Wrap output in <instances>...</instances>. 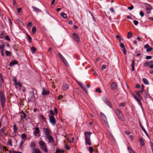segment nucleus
<instances>
[{"label":"nucleus","mask_w":153,"mask_h":153,"mask_svg":"<svg viewBox=\"0 0 153 153\" xmlns=\"http://www.w3.org/2000/svg\"><path fill=\"white\" fill-rule=\"evenodd\" d=\"M5 36V34L4 32H1L0 35V38L3 39Z\"/></svg>","instance_id":"obj_31"},{"label":"nucleus","mask_w":153,"mask_h":153,"mask_svg":"<svg viewBox=\"0 0 153 153\" xmlns=\"http://www.w3.org/2000/svg\"><path fill=\"white\" fill-rule=\"evenodd\" d=\"M36 28L35 26H33L32 27V32L33 34H34L36 33Z\"/></svg>","instance_id":"obj_27"},{"label":"nucleus","mask_w":153,"mask_h":153,"mask_svg":"<svg viewBox=\"0 0 153 153\" xmlns=\"http://www.w3.org/2000/svg\"><path fill=\"white\" fill-rule=\"evenodd\" d=\"M74 39L75 41L78 42H79V35L75 33L73 34Z\"/></svg>","instance_id":"obj_8"},{"label":"nucleus","mask_w":153,"mask_h":153,"mask_svg":"<svg viewBox=\"0 0 153 153\" xmlns=\"http://www.w3.org/2000/svg\"><path fill=\"white\" fill-rule=\"evenodd\" d=\"M115 112L119 118L121 120L123 119V116L121 113V111L119 109H116L115 110Z\"/></svg>","instance_id":"obj_5"},{"label":"nucleus","mask_w":153,"mask_h":153,"mask_svg":"<svg viewBox=\"0 0 153 153\" xmlns=\"http://www.w3.org/2000/svg\"><path fill=\"white\" fill-rule=\"evenodd\" d=\"M42 129L43 133L46 135V137L50 135L51 132L49 128L44 127Z\"/></svg>","instance_id":"obj_6"},{"label":"nucleus","mask_w":153,"mask_h":153,"mask_svg":"<svg viewBox=\"0 0 153 153\" xmlns=\"http://www.w3.org/2000/svg\"><path fill=\"white\" fill-rule=\"evenodd\" d=\"M91 134L90 131H86L85 133L86 145H88L89 146L91 145V143L90 142Z\"/></svg>","instance_id":"obj_1"},{"label":"nucleus","mask_w":153,"mask_h":153,"mask_svg":"<svg viewBox=\"0 0 153 153\" xmlns=\"http://www.w3.org/2000/svg\"><path fill=\"white\" fill-rule=\"evenodd\" d=\"M89 150L90 153H92L94 150L92 147H90L89 148Z\"/></svg>","instance_id":"obj_39"},{"label":"nucleus","mask_w":153,"mask_h":153,"mask_svg":"<svg viewBox=\"0 0 153 153\" xmlns=\"http://www.w3.org/2000/svg\"><path fill=\"white\" fill-rule=\"evenodd\" d=\"M18 62L16 60H14L11 62L10 64L9 65L10 67H12L15 65L18 64Z\"/></svg>","instance_id":"obj_17"},{"label":"nucleus","mask_w":153,"mask_h":153,"mask_svg":"<svg viewBox=\"0 0 153 153\" xmlns=\"http://www.w3.org/2000/svg\"><path fill=\"white\" fill-rule=\"evenodd\" d=\"M140 14L142 17H143L144 16V13L142 11L140 12Z\"/></svg>","instance_id":"obj_59"},{"label":"nucleus","mask_w":153,"mask_h":153,"mask_svg":"<svg viewBox=\"0 0 153 153\" xmlns=\"http://www.w3.org/2000/svg\"><path fill=\"white\" fill-rule=\"evenodd\" d=\"M135 64V60L134 59L132 60V63L131 65L132 67V70L133 71L134 70V66Z\"/></svg>","instance_id":"obj_16"},{"label":"nucleus","mask_w":153,"mask_h":153,"mask_svg":"<svg viewBox=\"0 0 153 153\" xmlns=\"http://www.w3.org/2000/svg\"><path fill=\"white\" fill-rule=\"evenodd\" d=\"M64 152L63 150L61 149L56 150V153H62Z\"/></svg>","instance_id":"obj_35"},{"label":"nucleus","mask_w":153,"mask_h":153,"mask_svg":"<svg viewBox=\"0 0 153 153\" xmlns=\"http://www.w3.org/2000/svg\"><path fill=\"white\" fill-rule=\"evenodd\" d=\"M30 147L31 150L32 151L33 150L36 149V144L34 142H31L30 144Z\"/></svg>","instance_id":"obj_12"},{"label":"nucleus","mask_w":153,"mask_h":153,"mask_svg":"<svg viewBox=\"0 0 153 153\" xmlns=\"http://www.w3.org/2000/svg\"><path fill=\"white\" fill-rule=\"evenodd\" d=\"M27 36V39L29 42H32V38L28 34H26Z\"/></svg>","instance_id":"obj_32"},{"label":"nucleus","mask_w":153,"mask_h":153,"mask_svg":"<svg viewBox=\"0 0 153 153\" xmlns=\"http://www.w3.org/2000/svg\"><path fill=\"white\" fill-rule=\"evenodd\" d=\"M149 65V62H146L144 63V65L145 66H147Z\"/></svg>","instance_id":"obj_50"},{"label":"nucleus","mask_w":153,"mask_h":153,"mask_svg":"<svg viewBox=\"0 0 153 153\" xmlns=\"http://www.w3.org/2000/svg\"><path fill=\"white\" fill-rule=\"evenodd\" d=\"M0 100L1 101L2 107L3 108L5 103V98L2 91L0 92Z\"/></svg>","instance_id":"obj_3"},{"label":"nucleus","mask_w":153,"mask_h":153,"mask_svg":"<svg viewBox=\"0 0 153 153\" xmlns=\"http://www.w3.org/2000/svg\"><path fill=\"white\" fill-rule=\"evenodd\" d=\"M111 87L112 90H115L117 88V85L115 82H112L111 85Z\"/></svg>","instance_id":"obj_14"},{"label":"nucleus","mask_w":153,"mask_h":153,"mask_svg":"<svg viewBox=\"0 0 153 153\" xmlns=\"http://www.w3.org/2000/svg\"><path fill=\"white\" fill-rule=\"evenodd\" d=\"M61 15L63 18L65 19H66L67 18V16L66 14L65 13H61Z\"/></svg>","instance_id":"obj_25"},{"label":"nucleus","mask_w":153,"mask_h":153,"mask_svg":"<svg viewBox=\"0 0 153 153\" xmlns=\"http://www.w3.org/2000/svg\"><path fill=\"white\" fill-rule=\"evenodd\" d=\"M39 144L42 150L46 152H48L47 149L46 143L42 140L39 142Z\"/></svg>","instance_id":"obj_2"},{"label":"nucleus","mask_w":153,"mask_h":153,"mask_svg":"<svg viewBox=\"0 0 153 153\" xmlns=\"http://www.w3.org/2000/svg\"><path fill=\"white\" fill-rule=\"evenodd\" d=\"M106 66L105 65H102V67H101V69L102 70L104 69H105L106 68Z\"/></svg>","instance_id":"obj_42"},{"label":"nucleus","mask_w":153,"mask_h":153,"mask_svg":"<svg viewBox=\"0 0 153 153\" xmlns=\"http://www.w3.org/2000/svg\"><path fill=\"white\" fill-rule=\"evenodd\" d=\"M54 111L55 112V113L56 114H57V108H54Z\"/></svg>","instance_id":"obj_63"},{"label":"nucleus","mask_w":153,"mask_h":153,"mask_svg":"<svg viewBox=\"0 0 153 153\" xmlns=\"http://www.w3.org/2000/svg\"><path fill=\"white\" fill-rule=\"evenodd\" d=\"M31 50L32 53H33L36 51V49L35 47H33L31 48Z\"/></svg>","instance_id":"obj_37"},{"label":"nucleus","mask_w":153,"mask_h":153,"mask_svg":"<svg viewBox=\"0 0 153 153\" xmlns=\"http://www.w3.org/2000/svg\"><path fill=\"white\" fill-rule=\"evenodd\" d=\"M13 129L14 132H16L17 131V128L16 126V125L14 124L13 126Z\"/></svg>","instance_id":"obj_36"},{"label":"nucleus","mask_w":153,"mask_h":153,"mask_svg":"<svg viewBox=\"0 0 153 153\" xmlns=\"http://www.w3.org/2000/svg\"><path fill=\"white\" fill-rule=\"evenodd\" d=\"M120 46L122 48H123V49L125 48L124 45L123 43L121 42L120 43Z\"/></svg>","instance_id":"obj_43"},{"label":"nucleus","mask_w":153,"mask_h":153,"mask_svg":"<svg viewBox=\"0 0 153 153\" xmlns=\"http://www.w3.org/2000/svg\"><path fill=\"white\" fill-rule=\"evenodd\" d=\"M13 81L14 82L15 84H17V79L16 78H14L13 79Z\"/></svg>","instance_id":"obj_49"},{"label":"nucleus","mask_w":153,"mask_h":153,"mask_svg":"<svg viewBox=\"0 0 153 153\" xmlns=\"http://www.w3.org/2000/svg\"><path fill=\"white\" fill-rule=\"evenodd\" d=\"M134 23L135 25H137L138 24V22L137 20H134Z\"/></svg>","instance_id":"obj_54"},{"label":"nucleus","mask_w":153,"mask_h":153,"mask_svg":"<svg viewBox=\"0 0 153 153\" xmlns=\"http://www.w3.org/2000/svg\"><path fill=\"white\" fill-rule=\"evenodd\" d=\"M58 55L60 57L65 65L67 67H69V64L67 60L61 53H59L58 54Z\"/></svg>","instance_id":"obj_4"},{"label":"nucleus","mask_w":153,"mask_h":153,"mask_svg":"<svg viewBox=\"0 0 153 153\" xmlns=\"http://www.w3.org/2000/svg\"><path fill=\"white\" fill-rule=\"evenodd\" d=\"M24 142V141H21L19 145V147L20 148H21L22 147V145Z\"/></svg>","instance_id":"obj_44"},{"label":"nucleus","mask_w":153,"mask_h":153,"mask_svg":"<svg viewBox=\"0 0 153 153\" xmlns=\"http://www.w3.org/2000/svg\"><path fill=\"white\" fill-rule=\"evenodd\" d=\"M6 129V127H4L1 129V130H0V132L2 133L3 134H4Z\"/></svg>","instance_id":"obj_29"},{"label":"nucleus","mask_w":153,"mask_h":153,"mask_svg":"<svg viewBox=\"0 0 153 153\" xmlns=\"http://www.w3.org/2000/svg\"><path fill=\"white\" fill-rule=\"evenodd\" d=\"M139 124L141 128L144 131L145 134H146L147 136H148L149 135L147 132V131H146L145 129L143 127V126H142V125L141 124V123L140 122L139 123Z\"/></svg>","instance_id":"obj_20"},{"label":"nucleus","mask_w":153,"mask_h":153,"mask_svg":"<svg viewBox=\"0 0 153 153\" xmlns=\"http://www.w3.org/2000/svg\"><path fill=\"white\" fill-rule=\"evenodd\" d=\"M149 47H150V46L148 44H146L144 46V48H148Z\"/></svg>","instance_id":"obj_60"},{"label":"nucleus","mask_w":153,"mask_h":153,"mask_svg":"<svg viewBox=\"0 0 153 153\" xmlns=\"http://www.w3.org/2000/svg\"><path fill=\"white\" fill-rule=\"evenodd\" d=\"M144 83L146 85H148L149 83V81H148V80L145 78H143L142 79Z\"/></svg>","instance_id":"obj_23"},{"label":"nucleus","mask_w":153,"mask_h":153,"mask_svg":"<svg viewBox=\"0 0 153 153\" xmlns=\"http://www.w3.org/2000/svg\"><path fill=\"white\" fill-rule=\"evenodd\" d=\"M136 94L138 96V98L140 100H141L143 99L142 97V96L140 94V92L137 91L136 92Z\"/></svg>","instance_id":"obj_22"},{"label":"nucleus","mask_w":153,"mask_h":153,"mask_svg":"<svg viewBox=\"0 0 153 153\" xmlns=\"http://www.w3.org/2000/svg\"><path fill=\"white\" fill-rule=\"evenodd\" d=\"M34 132L35 134H38L39 133V127H36L35 128Z\"/></svg>","instance_id":"obj_26"},{"label":"nucleus","mask_w":153,"mask_h":153,"mask_svg":"<svg viewBox=\"0 0 153 153\" xmlns=\"http://www.w3.org/2000/svg\"><path fill=\"white\" fill-rule=\"evenodd\" d=\"M104 101L108 106L110 107H111V103L105 98L104 99Z\"/></svg>","instance_id":"obj_15"},{"label":"nucleus","mask_w":153,"mask_h":153,"mask_svg":"<svg viewBox=\"0 0 153 153\" xmlns=\"http://www.w3.org/2000/svg\"><path fill=\"white\" fill-rule=\"evenodd\" d=\"M100 114L102 118L104 121L105 123L107 125V123H108L107 119L106 117L105 116V115L102 113L101 112L100 113Z\"/></svg>","instance_id":"obj_11"},{"label":"nucleus","mask_w":153,"mask_h":153,"mask_svg":"<svg viewBox=\"0 0 153 153\" xmlns=\"http://www.w3.org/2000/svg\"><path fill=\"white\" fill-rule=\"evenodd\" d=\"M40 117H41L42 119L43 120L45 121V118L43 115H41L40 116Z\"/></svg>","instance_id":"obj_52"},{"label":"nucleus","mask_w":153,"mask_h":153,"mask_svg":"<svg viewBox=\"0 0 153 153\" xmlns=\"http://www.w3.org/2000/svg\"><path fill=\"white\" fill-rule=\"evenodd\" d=\"M49 121L54 126L56 124V121L53 115H49Z\"/></svg>","instance_id":"obj_7"},{"label":"nucleus","mask_w":153,"mask_h":153,"mask_svg":"<svg viewBox=\"0 0 153 153\" xmlns=\"http://www.w3.org/2000/svg\"><path fill=\"white\" fill-rule=\"evenodd\" d=\"M139 141L140 144L142 146H143L145 145L143 139L142 138L139 139Z\"/></svg>","instance_id":"obj_24"},{"label":"nucleus","mask_w":153,"mask_h":153,"mask_svg":"<svg viewBox=\"0 0 153 153\" xmlns=\"http://www.w3.org/2000/svg\"><path fill=\"white\" fill-rule=\"evenodd\" d=\"M16 85H17L19 87H21L22 86V85L21 83L20 82H17V84H15Z\"/></svg>","instance_id":"obj_48"},{"label":"nucleus","mask_w":153,"mask_h":153,"mask_svg":"<svg viewBox=\"0 0 153 153\" xmlns=\"http://www.w3.org/2000/svg\"><path fill=\"white\" fill-rule=\"evenodd\" d=\"M3 149L4 151H8V149L7 148V147L5 146H4L3 147Z\"/></svg>","instance_id":"obj_47"},{"label":"nucleus","mask_w":153,"mask_h":153,"mask_svg":"<svg viewBox=\"0 0 153 153\" xmlns=\"http://www.w3.org/2000/svg\"><path fill=\"white\" fill-rule=\"evenodd\" d=\"M21 137L22 139H25L27 138V136L25 134H22L21 135Z\"/></svg>","instance_id":"obj_38"},{"label":"nucleus","mask_w":153,"mask_h":153,"mask_svg":"<svg viewBox=\"0 0 153 153\" xmlns=\"http://www.w3.org/2000/svg\"><path fill=\"white\" fill-rule=\"evenodd\" d=\"M50 114H51V115H53H53H55V114H54L53 111L52 110H50Z\"/></svg>","instance_id":"obj_58"},{"label":"nucleus","mask_w":153,"mask_h":153,"mask_svg":"<svg viewBox=\"0 0 153 153\" xmlns=\"http://www.w3.org/2000/svg\"><path fill=\"white\" fill-rule=\"evenodd\" d=\"M121 106H124L126 105V103L125 102L122 103L120 105Z\"/></svg>","instance_id":"obj_61"},{"label":"nucleus","mask_w":153,"mask_h":153,"mask_svg":"<svg viewBox=\"0 0 153 153\" xmlns=\"http://www.w3.org/2000/svg\"><path fill=\"white\" fill-rule=\"evenodd\" d=\"M79 84L85 92L86 93H87V90L86 88L85 87L83 83H82V82H79Z\"/></svg>","instance_id":"obj_13"},{"label":"nucleus","mask_w":153,"mask_h":153,"mask_svg":"<svg viewBox=\"0 0 153 153\" xmlns=\"http://www.w3.org/2000/svg\"><path fill=\"white\" fill-rule=\"evenodd\" d=\"M49 94V91L47 89H45L44 88H42V94L43 95H46Z\"/></svg>","instance_id":"obj_10"},{"label":"nucleus","mask_w":153,"mask_h":153,"mask_svg":"<svg viewBox=\"0 0 153 153\" xmlns=\"http://www.w3.org/2000/svg\"><path fill=\"white\" fill-rule=\"evenodd\" d=\"M48 140V143L53 144L54 142V139L51 135H48L46 137Z\"/></svg>","instance_id":"obj_9"},{"label":"nucleus","mask_w":153,"mask_h":153,"mask_svg":"<svg viewBox=\"0 0 153 153\" xmlns=\"http://www.w3.org/2000/svg\"><path fill=\"white\" fill-rule=\"evenodd\" d=\"M5 39L7 41H9L10 40V39L8 36H6L5 37Z\"/></svg>","instance_id":"obj_55"},{"label":"nucleus","mask_w":153,"mask_h":153,"mask_svg":"<svg viewBox=\"0 0 153 153\" xmlns=\"http://www.w3.org/2000/svg\"><path fill=\"white\" fill-rule=\"evenodd\" d=\"M30 97L31 99H33L35 97L34 91V90H33L32 91H30Z\"/></svg>","instance_id":"obj_21"},{"label":"nucleus","mask_w":153,"mask_h":153,"mask_svg":"<svg viewBox=\"0 0 153 153\" xmlns=\"http://www.w3.org/2000/svg\"><path fill=\"white\" fill-rule=\"evenodd\" d=\"M152 58V56H146V59H150Z\"/></svg>","instance_id":"obj_56"},{"label":"nucleus","mask_w":153,"mask_h":153,"mask_svg":"<svg viewBox=\"0 0 153 153\" xmlns=\"http://www.w3.org/2000/svg\"><path fill=\"white\" fill-rule=\"evenodd\" d=\"M5 52L6 53V55L7 56H9L11 54V53L8 51H5Z\"/></svg>","instance_id":"obj_41"},{"label":"nucleus","mask_w":153,"mask_h":153,"mask_svg":"<svg viewBox=\"0 0 153 153\" xmlns=\"http://www.w3.org/2000/svg\"><path fill=\"white\" fill-rule=\"evenodd\" d=\"M63 89L64 90H66L68 88V85L67 84H64L63 85Z\"/></svg>","instance_id":"obj_30"},{"label":"nucleus","mask_w":153,"mask_h":153,"mask_svg":"<svg viewBox=\"0 0 153 153\" xmlns=\"http://www.w3.org/2000/svg\"><path fill=\"white\" fill-rule=\"evenodd\" d=\"M128 149L129 153H135V152L132 150L131 147H128Z\"/></svg>","instance_id":"obj_33"},{"label":"nucleus","mask_w":153,"mask_h":153,"mask_svg":"<svg viewBox=\"0 0 153 153\" xmlns=\"http://www.w3.org/2000/svg\"><path fill=\"white\" fill-rule=\"evenodd\" d=\"M7 144L8 145H10L11 146H12V140L11 139H9L8 140V142H7Z\"/></svg>","instance_id":"obj_34"},{"label":"nucleus","mask_w":153,"mask_h":153,"mask_svg":"<svg viewBox=\"0 0 153 153\" xmlns=\"http://www.w3.org/2000/svg\"><path fill=\"white\" fill-rule=\"evenodd\" d=\"M0 81H1L3 83V77L1 74H0Z\"/></svg>","instance_id":"obj_46"},{"label":"nucleus","mask_w":153,"mask_h":153,"mask_svg":"<svg viewBox=\"0 0 153 153\" xmlns=\"http://www.w3.org/2000/svg\"><path fill=\"white\" fill-rule=\"evenodd\" d=\"M123 53L125 55H126V49L125 48L123 49Z\"/></svg>","instance_id":"obj_62"},{"label":"nucleus","mask_w":153,"mask_h":153,"mask_svg":"<svg viewBox=\"0 0 153 153\" xmlns=\"http://www.w3.org/2000/svg\"><path fill=\"white\" fill-rule=\"evenodd\" d=\"M32 153H42L41 151L38 148H36L32 151Z\"/></svg>","instance_id":"obj_19"},{"label":"nucleus","mask_w":153,"mask_h":153,"mask_svg":"<svg viewBox=\"0 0 153 153\" xmlns=\"http://www.w3.org/2000/svg\"><path fill=\"white\" fill-rule=\"evenodd\" d=\"M96 92H98L99 93H101V90H100L99 88H98L96 90Z\"/></svg>","instance_id":"obj_57"},{"label":"nucleus","mask_w":153,"mask_h":153,"mask_svg":"<svg viewBox=\"0 0 153 153\" xmlns=\"http://www.w3.org/2000/svg\"><path fill=\"white\" fill-rule=\"evenodd\" d=\"M133 36V35L132 33L130 32H128V35H127V38L128 39H129L131 37Z\"/></svg>","instance_id":"obj_28"},{"label":"nucleus","mask_w":153,"mask_h":153,"mask_svg":"<svg viewBox=\"0 0 153 153\" xmlns=\"http://www.w3.org/2000/svg\"><path fill=\"white\" fill-rule=\"evenodd\" d=\"M133 96L134 97V98L137 101H138V100L139 99V98H137V97L134 94H132Z\"/></svg>","instance_id":"obj_53"},{"label":"nucleus","mask_w":153,"mask_h":153,"mask_svg":"<svg viewBox=\"0 0 153 153\" xmlns=\"http://www.w3.org/2000/svg\"><path fill=\"white\" fill-rule=\"evenodd\" d=\"M32 7L33 9V10L36 12H41V10L40 9L34 6H32Z\"/></svg>","instance_id":"obj_18"},{"label":"nucleus","mask_w":153,"mask_h":153,"mask_svg":"<svg viewBox=\"0 0 153 153\" xmlns=\"http://www.w3.org/2000/svg\"><path fill=\"white\" fill-rule=\"evenodd\" d=\"M128 8L129 10H131L134 8V6L133 5H131V7H128Z\"/></svg>","instance_id":"obj_51"},{"label":"nucleus","mask_w":153,"mask_h":153,"mask_svg":"<svg viewBox=\"0 0 153 153\" xmlns=\"http://www.w3.org/2000/svg\"><path fill=\"white\" fill-rule=\"evenodd\" d=\"M32 24L31 22H29L28 23L27 26V27H31L32 26Z\"/></svg>","instance_id":"obj_45"},{"label":"nucleus","mask_w":153,"mask_h":153,"mask_svg":"<svg viewBox=\"0 0 153 153\" xmlns=\"http://www.w3.org/2000/svg\"><path fill=\"white\" fill-rule=\"evenodd\" d=\"M65 148L67 150H69L70 149V148L69 146L68 145H66L65 146Z\"/></svg>","instance_id":"obj_64"},{"label":"nucleus","mask_w":153,"mask_h":153,"mask_svg":"<svg viewBox=\"0 0 153 153\" xmlns=\"http://www.w3.org/2000/svg\"><path fill=\"white\" fill-rule=\"evenodd\" d=\"M153 50V48L152 47H150L146 49V51L147 52H149L150 51L152 50Z\"/></svg>","instance_id":"obj_40"}]
</instances>
